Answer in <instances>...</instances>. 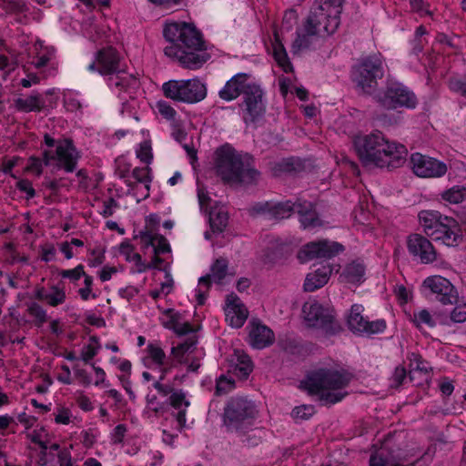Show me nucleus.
<instances>
[{"mask_svg": "<svg viewBox=\"0 0 466 466\" xmlns=\"http://www.w3.org/2000/svg\"><path fill=\"white\" fill-rule=\"evenodd\" d=\"M163 35L169 43L164 54L186 69L201 68L210 59L202 32L194 24L171 22L166 24Z\"/></svg>", "mask_w": 466, "mask_h": 466, "instance_id": "nucleus-1", "label": "nucleus"}, {"mask_svg": "<svg viewBox=\"0 0 466 466\" xmlns=\"http://www.w3.org/2000/svg\"><path fill=\"white\" fill-rule=\"evenodd\" d=\"M344 0H317L308 16L296 28L290 52L293 56L312 50L321 37L336 32Z\"/></svg>", "mask_w": 466, "mask_h": 466, "instance_id": "nucleus-2", "label": "nucleus"}, {"mask_svg": "<svg viewBox=\"0 0 466 466\" xmlns=\"http://www.w3.org/2000/svg\"><path fill=\"white\" fill-rule=\"evenodd\" d=\"M354 147L361 162L379 167H399L406 161L408 155L404 145L388 141L379 131L357 137Z\"/></svg>", "mask_w": 466, "mask_h": 466, "instance_id": "nucleus-3", "label": "nucleus"}, {"mask_svg": "<svg viewBox=\"0 0 466 466\" xmlns=\"http://www.w3.org/2000/svg\"><path fill=\"white\" fill-rule=\"evenodd\" d=\"M249 154L238 153L226 143L215 151L214 168L216 175L226 185H254L260 172L252 165Z\"/></svg>", "mask_w": 466, "mask_h": 466, "instance_id": "nucleus-4", "label": "nucleus"}, {"mask_svg": "<svg viewBox=\"0 0 466 466\" xmlns=\"http://www.w3.org/2000/svg\"><path fill=\"white\" fill-rule=\"evenodd\" d=\"M353 376L347 370L321 368L307 376L301 382L310 396H318L324 404H336L341 401L347 392H332L347 388Z\"/></svg>", "mask_w": 466, "mask_h": 466, "instance_id": "nucleus-5", "label": "nucleus"}, {"mask_svg": "<svg viewBox=\"0 0 466 466\" xmlns=\"http://www.w3.org/2000/svg\"><path fill=\"white\" fill-rule=\"evenodd\" d=\"M96 64L97 72L108 76L107 86L111 90L131 94L139 87V78L120 68V55L116 48L107 46L98 50Z\"/></svg>", "mask_w": 466, "mask_h": 466, "instance_id": "nucleus-6", "label": "nucleus"}, {"mask_svg": "<svg viewBox=\"0 0 466 466\" xmlns=\"http://www.w3.org/2000/svg\"><path fill=\"white\" fill-rule=\"evenodd\" d=\"M418 218L424 233L435 242L447 247H457L461 243V228L452 217L437 210H421Z\"/></svg>", "mask_w": 466, "mask_h": 466, "instance_id": "nucleus-7", "label": "nucleus"}, {"mask_svg": "<svg viewBox=\"0 0 466 466\" xmlns=\"http://www.w3.org/2000/svg\"><path fill=\"white\" fill-rule=\"evenodd\" d=\"M255 402L247 397H232L224 408L223 423L228 432L243 435L250 431L258 416Z\"/></svg>", "mask_w": 466, "mask_h": 466, "instance_id": "nucleus-8", "label": "nucleus"}, {"mask_svg": "<svg viewBox=\"0 0 466 466\" xmlns=\"http://www.w3.org/2000/svg\"><path fill=\"white\" fill-rule=\"evenodd\" d=\"M387 66L380 54H371L360 59L352 67L351 77L363 92L371 94L378 86V81L386 72Z\"/></svg>", "mask_w": 466, "mask_h": 466, "instance_id": "nucleus-9", "label": "nucleus"}, {"mask_svg": "<svg viewBox=\"0 0 466 466\" xmlns=\"http://www.w3.org/2000/svg\"><path fill=\"white\" fill-rule=\"evenodd\" d=\"M167 98L186 104H196L207 96V86L198 78L169 80L162 85Z\"/></svg>", "mask_w": 466, "mask_h": 466, "instance_id": "nucleus-10", "label": "nucleus"}, {"mask_svg": "<svg viewBox=\"0 0 466 466\" xmlns=\"http://www.w3.org/2000/svg\"><path fill=\"white\" fill-rule=\"evenodd\" d=\"M238 108L246 125L256 124L264 117L267 111V100L260 84L256 81L250 83L238 103Z\"/></svg>", "mask_w": 466, "mask_h": 466, "instance_id": "nucleus-11", "label": "nucleus"}, {"mask_svg": "<svg viewBox=\"0 0 466 466\" xmlns=\"http://www.w3.org/2000/svg\"><path fill=\"white\" fill-rule=\"evenodd\" d=\"M44 155L46 167L51 166L52 162L56 161V167L66 173H73L76 169L80 158V153L71 138L59 140L55 152L46 149Z\"/></svg>", "mask_w": 466, "mask_h": 466, "instance_id": "nucleus-12", "label": "nucleus"}, {"mask_svg": "<svg viewBox=\"0 0 466 466\" xmlns=\"http://www.w3.org/2000/svg\"><path fill=\"white\" fill-rule=\"evenodd\" d=\"M380 103L389 109H413L418 101L415 94L402 83L388 82L383 95L380 97Z\"/></svg>", "mask_w": 466, "mask_h": 466, "instance_id": "nucleus-13", "label": "nucleus"}, {"mask_svg": "<svg viewBox=\"0 0 466 466\" xmlns=\"http://www.w3.org/2000/svg\"><path fill=\"white\" fill-rule=\"evenodd\" d=\"M302 312L309 327L320 329L328 336L339 333L340 328L335 322L334 317L319 302L305 303Z\"/></svg>", "mask_w": 466, "mask_h": 466, "instance_id": "nucleus-14", "label": "nucleus"}, {"mask_svg": "<svg viewBox=\"0 0 466 466\" xmlns=\"http://www.w3.org/2000/svg\"><path fill=\"white\" fill-rule=\"evenodd\" d=\"M344 251L342 244L337 241L320 239L310 241L300 248L297 258L300 263H306L314 258H331Z\"/></svg>", "mask_w": 466, "mask_h": 466, "instance_id": "nucleus-15", "label": "nucleus"}, {"mask_svg": "<svg viewBox=\"0 0 466 466\" xmlns=\"http://www.w3.org/2000/svg\"><path fill=\"white\" fill-rule=\"evenodd\" d=\"M410 163L413 173L419 177H441L448 170L444 162L418 152L411 154Z\"/></svg>", "mask_w": 466, "mask_h": 466, "instance_id": "nucleus-16", "label": "nucleus"}, {"mask_svg": "<svg viewBox=\"0 0 466 466\" xmlns=\"http://www.w3.org/2000/svg\"><path fill=\"white\" fill-rule=\"evenodd\" d=\"M296 208L297 202L293 203L290 200L280 202L261 201L255 203L251 210L254 214L263 215L270 219H283L289 218L296 211Z\"/></svg>", "mask_w": 466, "mask_h": 466, "instance_id": "nucleus-17", "label": "nucleus"}, {"mask_svg": "<svg viewBox=\"0 0 466 466\" xmlns=\"http://www.w3.org/2000/svg\"><path fill=\"white\" fill-rule=\"evenodd\" d=\"M423 288L431 290L437 300L444 305L452 304L457 300V291L450 280L441 276L428 277L423 280Z\"/></svg>", "mask_w": 466, "mask_h": 466, "instance_id": "nucleus-18", "label": "nucleus"}, {"mask_svg": "<svg viewBox=\"0 0 466 466\" xmlns=\"http://www.w3.org/2000/svg\"><path fill=\"white\" fill-rule=\"evenodd\" d=\"M407 248L411 256L418 258L423 264L436 259V251L432 243L420 234H410L407 239Z\"/></svg>", "mask_w": 466, "mask_h": 466, "instance_id": "nucleus-19", "label": "nucleus"}, {"mask_svg": "<svg viewBox=\"0 0 466 466\" xmlns=\"http://www.w3.org/2000/svg\"><path fill=\"white\" fill-rule=\"evenodd\" d=\"M250 76L247 73H237L232 76L218 91V97L225 102H232L243 96L250 86Z\"/></svg>", "mask_w": 466, "mask_h": 466, "instance_id": "nucleus-20", "label": "nucleus"}, {"mask_svg": "<svg viewBox=\"0 0 466 466\" xmlns=\"http://www.w3.org/2000/svg\"><path fill=\"white\" fill-rule=\"evenodd\" d=\"M34 297L53 308L64 304L66 300L65 287L60 284H48L46 287L37 285L34 289Z\"/></svg>", "mask_w": 466, "mask_h": 466, "instance_id": "nucleus-21", "label": "nucleus"}, {"mask_svg": "<svg viewBox=\"0 0 466 466\" xmlns=\"http://www.w3.org/2000/svg\"><path fill=\"white\" fill-rule=\"evenodd\" d=\"M296 212L303 229H314L322 224L315 206L309 201H298Z\"/></svg>", "mask_w": 466, "mask_h": 466, "instance_id": "nucleus-22", "label": "nucleus"}, {"mask_svg": "<svg viewBox=\"0 0 466 466\" xmlns=\"http://www.w3.org/2000/svg\"><path fill=\"white\" fill-rule=\"evenodd\" d=\"M248 337L252 348L258 350L265 349L272 345L275 340L273 331L268 326L259 322L252 323Z\"/></svg>", "mask_w": 466, "mask_h": 466, "instance_id": "nucleus-23", "label": "nucleus"}, {"mask_svg": "<svg viewBox=\"0 0 466 466\" xmlns=\"http://www.w3.org/2000/svg\"><path fill=\"white\" fill-rule=\"evenodd\" d=\"M366 265L360 259L352 260L348 263L341 274V277L348 283L360 285L366 279Z\"/></svg>", "mask_w": 466, "mask_h": 466, "instance_id": "nucleus-24", "label": "nucleus"}, {"mask_svg": "<svg viewBox=\"0 0 466 466\" xmlns=\"http://www.w3.org/2000/svg\"><path fill=\"white\" fill-rule=\"evenodd\" d=\"M331 269L329 267H321L311 273H309L305 279L303 289L306 292H314L322 288L329 279Z\"/></svg>", "mask_w": 466, "mask_h": 466, "instance_id": "nucleus-25", "label": "nucleus"}, {"mask_svg": "<svg viewBox=\"0 0 466 466\" xmlns=\"http://www.w3.org/2000/svg\"><path fill=\"white\" fill-rule=\"evenodd\" d=\"M364 307L361 304H353L347 317L349 329L355 335L363 336V329L368 319L363 317Z\"/></svg>", "mask_w": 466, "mask_h": 466, "instance_id": "nucleus-26", "label": "nucleus"}, {"mask_svg": "<svg viewBox=\"0 0 466 466\" xmlns=\"http://www.w3.org/2000/svg\"><path fill=\"white\" fill-rule=\"evenodd\" d=\"M15 106L19 112H40L45 106V100L41 94L33 91L31 95L25 98H16L15 100Z\"/></svg>", "mask_w": 466, "mask_h": 466, "instance_id": "nucleus-27", "label": "nucleus"}, {"mask_svg": "<svg viewBox=\"0 0 466 466\" xmlns=\"http://www.w3.org/2000/svg\"><path fill=\"white\" fill-rule=\"evenodd\" d=\"M273 57L277 65L285 72H293V66L289 60L288 52L277 32L274 33V41L272 43Z\"/></svg>", "mask_w": 466, "mask_h": 466, "instance_id": "nucleus-28", "label": "nucleus"}, {"mask_svg": "<svg viewBox=\"0 0 466 466\" xmlns=\"http://www.w3.org/2000/svg\"><path fill=\"white\" fill-rule=\"evenodd\" d=\"M291 253L290 247L285 243H276L265 249L262 261L265 265H275L286 259Z\"/></svg>", "mask_w": 466, "mask_h": 466, "instance_id": "nucleus-29", "label": "nucleus"}, {"mask_svg": "<svg viewBox=\"0 0 466 466\" xmlns=\"http://www.w3.org/2000/svg\"><path fill=\"white\" fill-rule=\"evenodd\" d=\"M147 356L157 366L163 368V372L167 373L173 367V360L167 359L165 351L158 345L149 343L147 347Z\"/></svg>", "mask_w": 466, "mask_h": 466, "instance_id": "nucleus-30", "label": "nucleus"}, {"mask_svg": "<svg viewBox=\"0 0 466 466\" xmlns=\"http://www.w3.org/2000/svg\"><path fill=\"white\" fill-rule=\"evenodd\" d=\"M237 362L232 367L233 374L239 380H247L253 370V363L248 355L236 351Z\"/></svg>", "mask_w": 466, "mask_h": 466, "instance_id": "nucleus-31", "label": "nucleus"}, {"mask_svg": "<svg viewBox=\"0 0 466 466\" xmlns=\"http://www.w3.org/2000/svg\"><path fill=\"white\" fill-rule=\"evenodd\" d=\"M226 320L235 329L241 328L246 322L248 311L244 305H235L234 308L226 309Z\"/></svg>", "mask_w": 466, "mask_h": 466, "instance_id": "nucleus-32", "label": "nucleus"}, {"mask_svg": "<svg viewBox=\"0 0 466 466\" xmlns=\"http://www.w3.org/2000/svg\"><path fill=\"white\" fill-rule=\"evenodd\" d=\"M441 198L450 204H460L466 200V186L456 185L441 193Z\"/></svg>", "mask_w": 466, "mask_h": 466, "instance_id": "nucleus-33", "label": "nucleus"}, {"mask_svg": "<svg viewBox=\"0 0 466 466\" xmlns=\"http://www.w3.org/2000/svg\"><path fill=\"white\" fill-rule=\"evenodd\" d=\"M213 277L210 274L202 276L198 279V287L194 290L195 298L199 306L206 303L208 299V293L211 288Z\"/></svg>", "mask_w": 466, "mask_h": 466, "instance_id": "nucleus-34", "label": "nucleus"}, {"mask_svg": "<svg viewBox=\"0 0 466 466\" xmlns=\"http://www.w3.org/2000/svg\"><path fill=\"white\" fill-rule=\"evenodd\" d=\"M228 217L227 213L210 212L209 214V226L213 233H221L225 230L228 225Z\"/></svg>", "mask_w": 466, "mask_h": 466, "instance_id": "nucleus-35", "label": "nucleus"}, {"mask_svg": "<svg viewBox=\"0 0 466 466\" xmlns=\"http://www.w3.org/2000/svg\"><path fill=\"white\" fill-rule=\"evenodd\" d=\"M56 50L54 47H45L32 57L30 64L35 68L45 67L50 60L55 56Z\"/></svg>", "mask_w": 466, "mask_h": 466, "instance_id": "nucleus-36", "label": "nucleus"}, {"mask_svg": "<svg viewBox=\"0 0 466 466\" xmlns=\"http://www.w3.org/2000/svg\"><path fill=\"white\" fill-rule=\"evenodd\" d=\"M58 274L63 279H68L71 284L77 286L80 279L86 275L85 266L78 264L74 268L61 269Z\"/></svg>", "mask_w": 466, "mask_h": 466, "instance_id": "nucleus-37", "label": "nucleus"}, {"mask_svg": "<svg viewBox=\"0 0 466 466\" xmlns=\"http://www.w3.org/2000/svg\"><path fill=\"white\" fill-rule=\"evenodd\" d=\"M228 263L224 258H217L211 266V276L216 283H221L228 273Z\"/></svg>", "mask_w": 466, "mask_h": 466, "instance_id": "nucleus-38", "label": "nucleus"}, {"mask_svg": "<svg viewBox=\"0 0 466 466\" xmlns=\"http://www.w3.org/2000/svg\"><path fill=\"white\" fill-rule=\"evenodd\" d=\"M90 341L96 343V345H93L91 343L85 345L81 351L80 358L86 364H90L92 366L93 363H91V360L98 353L100 345H99V339L96 336L90 337Z\"/></svg>", "mask_w": 466, "mask_h": 466, "instance_id": "nucleus-39", "label": "nucleus"}, {"mask_svg": "<svg viewBox=\"0 0 466 466\" xmlns=\"http://www.w3.org/2000/svg\"><path fill=\"white\" fill-rule=\"evenodd\" d=\"M28 314L34 319L35 324L42 326L47 320L46 310L37 302H32L27 308Z\"/></svg>", "mask_w": 466, "mask_h": 466, "instance_id": "nucleus-40", "label": "nucleus"}, {"mask_svg": "<svg viewBox=\"0 0 466 466\" xmlns=\"http://www.w3.org/2000/svg\"><path fill=\"white\" fill-rule=\"evenodd\" d=\"M197 343L198 339L196 336H191L182 343H179L178 345L172 347L171 354L174 356V358L180 360L187 351L195 348Z\"/></svg>", "mask_w": 466, "mask_h": 466, "instance_id": "nucleus-41", "label": "nucleus"}, {"mask_svg": "<svg viewBox=\"0 0 466 466\" xmlns=\"http://www.w3.org/2000/svg\"><path fill=\"white\" fill-rule=\"evenodd\" d=\"M84 278V287L78 289L77 294L79 295L80 299L84 301H87L90 299H96L97 295L93 292V284H94V279L92 276L86 273Z\"/></svg>", "mask_w": 466, "mask_h": 466, "instance_id": "nucleus-42", "label": "nucleus"}, {"mask_svg": "<svg viewBox=\"0 0 466 466\" xmlns=\"http://www.w3.org/2000/svg\"><path fill=\"white\" fill-rule=\"evenodd\" d=\"M387 329V322L384 319H378L376 320H369L363 329V336H371L382 334Z\"/></svg>", "mask_w": 466, "mask_h": 466, "instance_id": "nucleus-43", "label": "nucleus"}, {"mask_svg": "<svg viewBox=\"0 0 466 466\" xmlns=\"http://www.w3.org/2000/svg\"><path fill=\"white\" fill-rule=\"evenodd\" d=\"M162 314L167 318V320L163 323L164 327L176 333L180 322L181 314L174 309H166L162 311Z\"/></svg>", "mask_w": 466, "mask_h": 466, "instance_id": "nucleus-44", "label": "nucleus"}, {"mask_svg": "<svg viewBox=\"0 0 466 466\" xmlns=\"http://www.w3.org/2000/svg\"><path fill=\"white\" fill-rule=\"evenodd\" d=\"M157 234L158 233H155L153 230L146 227L145 229L140 230L137 235H135L134 238H139L142 249L146 250L149 247L154 248Z\"/></svg>", "mask_w": 466, "mask_h": 466, "instance_id": "nucleus-45", "label": "nucleus"}, {"mask_svg": "<svg viewBox=\"0 0 466 466\" xmlns=\"http://www.w3.org/2000/svg\"><path fill=\"white\" fill-rule=\"evenodd\" d=\"M235 388V380L228 379L225 375H220L216 381L215 395L223 396L228 394Z\"/></svg>", "mask_w": 466, "mask_h": 466, "instance_id": "nucleus-46", "label": "nucleus"}, {"mask_svg": "<svg viewBox=\"0 0 466 466\" xmlns=\"http://www.w3.org/2000/svg\"><path fill=\"white\" fill-rule=\"evenodd\" d=\"M52 416L56 424L68 425L71 422L72 411L69 408L59 405L54 410Z\"/></svg>", "mask_w": 466, "mask_h": 466, "instance_id": "nucleus-47", "label": "nucleus"}, {"mask_svg": "<svg viewBox=\"0 0 466 466\" xmlns=\"http://www.w3.org/2000/svg\"><path fill=\"white\" fill-rule=\"evenodd\" d=\"M106 249L100 246L92 248L89 251V257L87 263L91 268H96L101 266L106 260Z\"/></svg>", "mask_w": 466, "mask_h": 466, "instance_id": "nucleus-48", "label": "nucleus"}, {"mask_svg": "<svg viewBox=\"0 0 466 466\" xmlns=\"http://www.w3.org/2000/svg\"><path fill=\"white\" fill-rule=\"evenodd\" d=\"M132 177L138 183L145 184V187L149 190L150 182L152 180L150 176V168L148 167H135L132 171Z\"/></svg>", "mask_w": 466, "mask_h": 466, "instance_id": "nucleus-49", "label": "nucleus"}, {"mask_svg": "<svg viewBox=\"0 0 466 466\" xmlns=\"http://www.w3.org/2000/svg\"><path fill=\"white\" fill-rule=\"evenodd\" d=\"M275 174L291 173L297 170V161L293 157L283 158L274 166Z\"/></svg>", "mask_w": 466, "mask_h": 466, "instance_id": "nucleus-50", "label": "nucleus"}, {"mask_svg": "<svg viewBox=\"0 0 466 466\" xmlns=\"http://www.w3.org/2000/svg\"><path fill=\"white\" fill-rule=\"evenodd\" d=\"M169 404L175 410H180L183 407L187 408L190 402L186 399V394L180 390L174 391L169 396Z\"/></svg>", "mask_w": 466, "mask_h": 466, "instance_id": "nucleus-51", "label": "nucleus"}, {"mask_svg": "<svg viewBox=\"0 0 466 466\" xmlns=\"http://www.w3.org/2000/svg\"><path fill=\"white\" fill-rule=\"evenodd\" d=\"M137 157L144 164L149 165L153 160L152 147L149 142H143L136 152Z\"/></svg>", "mask_w": 466, "mask_h": 466, "instance_id": "nucleus-52", "label": "nucleus"}, {"mask_svg": "<svg viewBox=\"0 0 466 466\" xmlns=\"http://www.w3.org/2000/svg\"><path fill=\"white\" fill-rule=\"evenodd\" d=\"M127 432V427L126 424H117L110 433L111 443L115 445L122 444Z\"/></svg>", "mask_w": 466, "mask_h": 466, "instance_id": "nucleus-53", "label": "nucleus"}, {"mask_svg": "<svg viewBox=\"0 0 466 466\" xmlns=\"http://www.w3.org/2000/svg\"><path fill=\"white\" fill-rule=\"evenodd\" d=\"M158 113L167 120H174L177 111L167 102L160 100L157 103Z\"/></svg>", "mask_w": 466, "mask_h": 466, "instance_id": "nucleus-54", "label": "nucleus"}, {"mask_svg": "<svg viewBox=\"0 0 466 466\" xmlns=\"http://www.w3.org/2000/svg\"><path fill=\"white\" fill-rule=\"evenodd\" d=\"M16 188L26 194V199H32L35 197L36 192L32 182L26 178L19 179L15 184Z\"/></svg>", "mask_w": 466, "mask_h": 466, "instance_id": "nucleus-55", "label": "nucleus"}, {"mask_svg": "<svg viewBox=\"0 0 466 466\" xmlns=\"http://www.w3.org/2000/svg\"><path fill=\"white\" fill-rule=\"evenodd\" d=\"M450 89L464 97H466V79L461 77H453L449 81Z\"/></svg>", "mask_w": 466, "mask_h": 466, "instance_id": "nucleus-56", "label": "nucleus"}, {"mask_svg": "<svg viewBox=\"0 0 466 466\" xmlns=\"http://www.w3.org/2000/svg\"><path fill=\"white\" fill-rule=\"evenodd\" d=\"M28 162V169L38 176L41 175L44 167H46L44 151L42 152V157H30Z\"/></svg>", "mask_w": 466, "mask_h": 466, "instance_id": "nucleus-57", "label": "nucleus"}, {"mask_svg": "<svg viewBox=\"0 0 466 466\" xmlns=\"http://www.w3.org/2000/svg\"><path fill=\"white\" fill-rule=\"evenodd\" d=\"M153 251L157 255L166 254L171 251L170 245L163 235L157 234Z\"/></svg>", "mask_w": 466, "mask_h": 466, "instance_id": "nucleus-58", "label": "nucleus"}, {"mask_svg": "<svg viewBox=\"0 0 466 466\" xmlns=\"http://www.w3.org/2000/svg\"><path fill=\"white\" fill-rule=\"evenodd\" d=\"M314 413V407L311 405H302L293 409L292 415L297 419L308 420Z\"/></svg>", "mask_w": 466, "mask_h": 466, "instance_id": "nucleus-59", "label": "nucleus"}, {"mask_svg": "<svg viewBox=\"0 0 466 466\" xmlns=\"http://www.w3.org/2000/svg\"><path fill=\"white\" fill-rule=\"evenodd\" d=\"M410 5L411 9L420 15H432V12L429 9L430 5L423 0H410Z\"/></svg>", "mask_w": 466, "mask_h": 466, "instance_id": "nucleus-60", "label": "nucleus"}, {"mask_svg": "<svg viewBox=\"0 0 466 466\" xmlns=\"http://www.w3.org/2000/svg\"><path fill=\"white\" fill-rule=\"evenodd\" d=\"M148 2L165 11L177 8L182 4V0H148Z\"/></svg>", "mask_w": 466, "mask_h": 466, "instance_id": "nucleus-61", "label": "nucleus"}, {"mask_svg": "<svg viewBox=\"0 0 466 466\" xmlns=\"http://www.w3.org/2000/svg\"><path fill=\"white\" fill-rule=\"evenodd\" d=\"M57 461L59 466H79L76 464V461L72 458L71 452L66 449L58 451Z\"/></svg>", "mask_w": 466, "mask_h": 466, "instance_id": "nucleus-62", "label": "nucleus"}, {"mask_svg": "<svg viewBox=\"0 0 466 466\" xmlns=\"http://www.w3.org/2000/svg\"><path fill=\"white\" fill-rule=\"evenodd\" d=\"M415 320L418 324H425L430 328L435 326V321L427 309H421L414 314Z\"/></svg>", "mask_w": 466, "mask_h": 466, "instance_id": "nucleus-63", "label": "nucleus"}, {"mask_svg": "<svg viewBox=\"0 0 466 466\" xmlns=\"http://www.w3.org/2000/svg\"><path fill=\"white\" fill-rule=\"evenodd\" d=\"M451 319L455 323L466 321V304L456 306L451 313Z\"/></svg>", "mask_w": 466, "mask_h": 466, "instance_id": "nucleus-64", "label": "nucleus"}]
</instances>
